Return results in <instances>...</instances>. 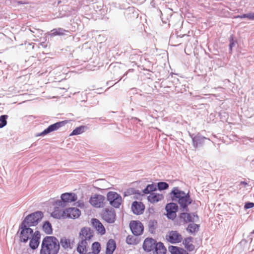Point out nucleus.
Returning a JSON list of instances; mask_svg holds the SVG:
<instances>
[{"label": "nucleus", "instance_id": "f257e3e1", "mask_svg": "<svg viewBox=\"0 0 254 254\" xmlns=\"http://www.w3.org/2000/svg\"><path fill=\"white\" fill-rule=\"evenodd\" d=\"M169 195L172 201H177L180 206V210L182 212H189V205L193 201L189 192L186 193L180 190L178 187H174Z\"/></svg>", "mask_w": 254, "mask_h": 254}, {"label": "nucleus", "instance_id": "f03ea898", "mask_svg": "<svg viewBox=\"0 0 254 254\" xmlns=\"http://www.w3.org/2000/svg\"><path fill=\"white\" fill-rule=\"evenodd\" d=\"M60 248V242L54 236H46L42 240L40 254H58Z\"/></svg>", "mask_w": 254, "mask_h": 254}, {"label": "nucleus", "instance_id": "7ed1b4c3", "mask_svg": "<svg viewBox=\"0 0 254 254\" xmlns=\"http://www.w3.org/2000/svg\"><path fill=\"white\" fill-rule=\"evenodd\" d=\"M94 232L90 228L83 227L79 232V238L81 240L77 245L76 250L80 254H85L87 252L88 244L87 241L90 240L93 237Z\"/></svg>", "mask_w": 254, "mask_h": 254}, {"label": "nucleus", "instance_id": "20e7f679", "mask_svg": "<svg viewBox=\"0 0 254 254\" xmlns=\"http://www.w3.org/2000/svg\"><path fill=\"white\" fill-rule=\"evenodd\" d=\"M43 217V213L41 211H37L25 217L21 222L29 227L36 226Z\"/></svg>", "mask_w": 254, "mask_h": 254}, {"label": "nucleus", "instance_id": "39448f33", "mask_svg": "<svg viewBox=\"0 0 254 254\" xmlns=\"http://www.w3.org/2000/svg\"><path fill=\"white\" fill-rule=\"evenodd\" d=\"M19 229L20 230L19 240L21 242L24 243H27L34 233L32 229L25 226L24 224L21 223Z\"/></svg>", "mask_w": 254, "mask_h": 254}, {"label": "nucleus", "instance_id": "423d86ee", "mask_svg": "<svg viewBox=\"0 0 254 254\" xmlns=\"http://www.w3.org/2000/svg\"><path fill=\"white\" fill-rule=\"evenodd\" d=\"M102 219L109 224L114 223L116 220V214L114 208H105L101 213Z\"/></svg>", "mask_w": 254, "mask_h": 254}, {"label": "nucleus", "instance_id": "0eeeda50", "mask_svg": "<svg viewBox=\"0 0 254 254\" xmlns=\"http://www.w3.org/2000/svg\"><path fill=\"white\" fill-rule=\"evenodd\" d=\"M107 200L110 204L114 208H119L122 203V197L120 194L115 191H109L107 194Z\"/></svg>", "mask_w": 254, "mask_h": 254}, {"label": "nucleus", "instance_id": "6e6552de", "mask_svg": "<svg viewBox=\"0 0 254 254\" xmlns=\"http://www.w3.org/2000/svg\"><path fill=\"white\" fill-rule=\"evenodd\" d=\"M67 123V121L65 120L61 122H57L55 124L51 125L47 128L44 129L42 132L37 135L38 136H45L54 131L57 130L60 127L64 126Z\"/></svg>", "mask_w": 254, "mask_h": 254}, {"label": "nucleus", "instance_id": "1a4fd4ad", "mask_svg": "<svg viewBox=\"0 0 254 254\" xmlns=\"http://www.w3.org/2000/svg\"><path fill=\"white\" fill-rule=\"evenodd\" d=\"M179 209L178 204L174 202H170L165 206L166 216L169 219L174 220L177 216L176 212Z\"/></svg>", "mask_w": 254, "mask_h": 254}, {"label": "nucleus", "instance_id": "9d476101", "mask_svg": "<svg viewBox=\"0 0 254 254\" xmlns=\"http://www.w3.org/2000/svg\"><path fill=\"white\" fill-rule=\"evenodd\" d=\"M129 227L132 233L135 236L141 235L144 230V226L139 221H131Z\"/></svg>", "mask_w": 254, "mask_h": 254}, {"label": "nucleus", "instance_id": "9b49d317", "mask_svg": "<svg viewBox=\"0 0 254 254\" xmlns=\"http://www.w3.org/2000/svg\"><path fill=\"white\" fill-rule=\"evenodd\" d=\"M189 135L192 139V145L195 148L202 146L206 140L210 141L209 138L202 136L200 133H198L196 135L189 133Z\"/></svg>", "mask_w": 254, "mask_h": 254}, {"label": "nucleus", "instance_id": "f8f14e48", "mask_svg": "<svg viewBox=\"0 0 254 254\" xmlns=\"http://www.w3.org/2000/svg\"><path fill=\"white\" fill-rule=\"evenodd\" d=\"M105 197L101 194H95L89 199L90 203L96 208L103 207L105 205Z\"/></svg>", "mask_w": 254, "mask_h": 254}, {"label": "nucleus", "instance_id": "ddd939ff", "mask_svg": "<svg viewBox=\"0 0 254 254\" xmlns=\"http://www.w3.org/2000/svg\"><path fill=\"white\" fill-rule=\"evenodd\" d=\"M41 234L39 231H36L29 240V247L33 250L38 248L40 243Z\"/></svg>", "mask_w": 254, "mask_h": 254}, {"label": "nucleus", "instance_id": "4468645a", "mask_svg": "<svg viewBox=\"0 0 254 254\" xmlns=\"http://www.w3.org/2000/svg\"><path fill=\"white\" fill-rule=\"evenodd\" d=\"M166 239L171 244H178L182 242L183 237L177 231H171L166 236Z\"/></svg>", "mask_w": 254, "mask_h": 254}, {"label": "nucleus", "instance_id": "2eb2a0df", "mask_svg": "<svg viewBox=\"0 0 254 254\" xmlns=\"http://www.w3.org/2000/svg\"><path fill=\"white\" fill-rule=\"evenodd\" d=\"M157 243L155 239L152 238H147L144 240L142 248L146 252H150L153 251Z\"/></svg>", "mask_w": 254, "mask_h": 254}, {"label": "nucleus", "instance_id": "dca6fc26", "mask_svg": "<svg viewBox=\"0 0 254 254\" xmlns=\"http://www.w3.org/2000/svg\"><path fill=\"white\" fill-rule=\"evenodd\" d=\"M64 213L67 218L76 219L79 217L81 214L80 210L77 208L69 207L66 209Z\"/></svg>", "mask_w": 254, "mask_h": 254}, {"label": "nucleus", "instance_id": "f3484780", "mask_svg": "<svg viewBox=\"0 0 254 254\" xmlns=\"http://www.w3.org/2000/svg\"><path fill=\"white\" fill-rule=\"evenodd\" d=\"M91 222L92 226L98 234H100L101 235H103L106 233V229L104 226L98 219L92 218Z\"/></svg>", "mask_w": 254, "mask_h": 254}, {"label": "nucleus", "instance_id": "a211bd4d", "mask_svg": "<svg viewBox=\"0 0 254 254\" xmlns=\"http://www.w3.org/2000/svg\"><path fill=\"white\" fill-rule=\"evenodd\" d=\"M145 209V206L142 202L134 201L131 204L132 212L136 215H140L143 213Z\"/></svg>", "mask_w": 254, "mask_h": 254}, {"label": "nucleus", "instance_id": "6ab92c4d", "mask_svg": "<svg viewBox=\"0 0 254 254\" xmlns=\"http://www.w3.org/2000/svg\"><path fill=\"white\" fill-rule=\"evenodd\" d=\"M139 11L134 7H129L125 11V15L128 20L137 18L139 15Z\"/></svg>", "mask_w": 254, "mask_h": 254}, {"label": "nucleus", "instance_id": "aec40b11", "mask_svg": "<svg viewBox=\"0 0 254 254\" xmlns=\"http://www.w3.org/2000/svg\"><path fill=\"white\" fill-rule=\"evenodd\" d=\"M61 198L64 200L65 204L67 202H75L77 199L76 194L72 192H66L63 193L61 196Z\"/></svg>", "mask_w": 254, "mask_h": 254}, {"label": "nucleus", "instance_id": "412c9836", "mask_svg": "<svg viewBox=\"0 0 254 254\" xmlns=\"http://www.w3.org/2000/svg\"><path fill=\"white\" fill-rule=\"evenodd\" d=\"M179 217L180 220H182L184 223L194 222L196 221L191 216V214L188 213V212H182L179 214Z\"/></svg>", "mask_w": 254, "mask_h": 254}, {"label": "nucleus", "instance_id": "4be33fe9", "mask_svg": "<svg viewBox=\"0 0 254 254\" xmlns=\"http://www.w3.org/2000/svg\"><path fill=\"white\" fill-rule=\"evenodd\" d=\"M193 238L192 237H188L186 238L183 241V244L184 245L185 248L189 252H192L194 250L195 247L192 244Z\"/></svg>", "mask_w": 254, "mask_h": 254}, {"label": "nucleus", "instance_id": "5701e85b", "mask_svg": "<svg viewBox=\"0 0 254 254\" xmlns=\"http://www.w3.org/2000/svg\"><path fill=\"white\" fill-rule=\"evenodd\" d=\"M164 198L163 194L155 192H152L147 196V199L149 202L154 203L159 202Z\"/></svg>", "mask_w": 254, "mask_h": 254}, {"label": "nucleus", "instance_id": "b1692460", "mask_svg": "<svg viewBox=\"0 0 254 254\" xmlns=\"http://www.w3.org/2000/svg\"><path fill=\"white\" fill-rule=\"evenodd\" d=\"M168 251L171 254H189L186 250L177 246H170L168 247Z\"/></svg>", "mask_w": 254, "mask_h": 254}, {"label": "nucleus", "instance_id": "393cba45", "mask_svg": "<svg viewBox=\"0 0 254 254\" xmlns=\"http://www.w3.org/2000/svg\"><path fill=\"white\" fill-rule=\"evenodd\" d=\"M116 247L115 241L112 239H110L107 243L106 254H113Z\"/></svg>", "mask_w": 254, "mask_h": 254}, {"label": "nucleus", "instance_id": "a878e982", "mask_svg": "<svg viewBox=\"0 0 254 254\" xmlns=\"http://www.w3.org/2000/svg\"><path fill=\"white\" fill-rule=\"evenodd\" d=\"M167 250L162 242H158L153 250V254H166Z\"/></svg>", "mask_w": 254, "mask_h": 254}, {"label": "nucleus", "instance_id": "bb28decb", "mask_svg": "<svg viewBox=\"0 0 254 254\" xmlns=\"http://www.w3.org/2000/svg\"><path fill=\"white\" fill-rule=\"evenodd\" d=\"M191 223L188 225L186 228V231L193 235L197 233L199 229V225L191 222Z\"/></svg>", "mask_w": 254, "mask_h": 254}, {"label": "nucleus", "instance_id": "cd10ccee", "mask_svg": "<svg viewBox=\"0 0 254 254\" xmlns=\"http://www.w3.org/2000/svg\"><path fill=\"white\" fill-rule=\"evenodd\" d=\"M42 230L47 235L53 234V228L52 224L49 221H44L42 225Z\"/></svg>", "mask_w": 254, "mask_h": 254}, {"label": "nucleus", "instance_id": "c85d7f7f", "mask_svg": "<svg viewBox=\"0 0 254 254\" xmlns=\"http://www.w3.org/2000/svg\"><path fill=\"white\" fill-rule=\"evenodd\" d=\"M157 190L156 185L152 183L151 184L147 185L146 188L142 190V192L144 194H148L153 192Z\"/></svg>", "mask_w": 254, "mask_h": 254}, {"label": "nucleus", "instance_id": "c756f323", "mask_svg": "<svg viewBox=\"0 0 254 254\" xmlns=\"http://www.w3.org/2000/svg\"><path fill=\"white\" fill-rule=\"evenodd\" d=\"M51 203L55 206V209H59L60 207L64 208L66 205L64 200L62 199L54 200L53 198L52 199Z\"/></svg>", "mask_w": 254, "mask_h": 254}, {"label": "nucleus", "instance_id": "7c9ffc66", "mask_svg": "<svg viewBox=\"0 0 254 254\" xmlns=\"http://www.w3.org/2000/svg\"><path fill=\"white\" fill-rule=\"evenodd\" d=\"M109 70L111 72H113L114 75H116V76H118L122 73L121 69L119 67V66L115 65L113 64L110 65Z\"/></svg>", "mask_w": 254, "mask_h": 254}, {"label": "nucleus", "instance_id": "2f4dec72", "mask_svg": "<svg viewBox=\"0 0 254 254\" xmlns=\"http://www.w3.org/2000/svg\"><path fill=\"white\" fill-rule=\"evenodd\" d=\"M86 128L87 127L86 126H80L74 129L72 132L70 133V135L71 136L80 134L81 133L84 132Z\"/></svg>", "mask_w": 254, "mask_h": 254}, {"label": "nucleus", "instance_id": "473e14b6", "mask_svg": "<svg viewBox=\"0 0 254 254\" xmlns=\"http://www.w3.org/2000/svg\"><path fill=\"white\" fill-rule=\"evenodd\" d=\"M66 31H67L62 28H55L51 31L50 34L52 36L63 35H64V32Z\"/></svg>", "mask_w": 254, "mask_h": 254}, {"label": "nucleus", "instance_id": "72a5a7b5", "mask_svg": "<svg viewBox=\"0 0 254 254\" xmlns=\"http://www.w3.org/2000/svg\"><path fill=\"white\" fill-rule=\"evenodd\" d=\"M92 250L93 254H99L101 251V245L99 242H94L92 245Z\"/></svg>", "mask_w": 254, "mask_h": 254}, {"label": "nucleus", "instance_id": "f704fd0d", "mask_svg": "<svg viewBox=\"0 0 254 254\" xmlns=\"http://www.w3.org/2000/svg\"><path fill=\"white\" fill-rule=\"evenodd\" d=\"M60 244H61L62 247L64 249L71 248L70 240L65 237H63L61 239Z\"/></svg>", "mask_w": 254, "mask_h": 254}, {"label": "nucleus", "instance_id": "c9c22d12", "mask_svg": "<svg viewBox=\"0 0 254 254\" xmlns=\"http://www.w3.org/2000/svg\"><path fill=\"white\" fill-rule=\"evenodd\" d=\"M126 242L128 245H137L139 240L135 237L129 235L126 238Z\"/></svg>", "mask_w": 254, "mask_h": 254}, {"label": "nucleus", "instance_id": "e433bc0d", "mask_svg": "<svg viewBox=\"0 0 254 254\" xmlns=\"http://www.w3.org/2000/svg\"><path fill=\"white\" fill-rule=\"evenodd\" d=\"M157 189L159 190H163L168 189L169 184L165 182H160L157 184Z\"/></svg>", "mask_w": 254, "mask_h": 254}, {"label": "nucleus", "instance_id": "4c0bfd02", "mask_svg": "<svg viewBox=\"0 0 254 254\" xmlns=\"http://www.w3.org/2000/svg\"><path fill=\"white\" fill-rule=\"evenodd\" d=\"M29 30L33 33V36L35 38H40L42 35V31L39 29L33 27L29 28Z\"/></svg>", "mask_w": 254, "mask_h": 254}, {"label": "nucleus", "instance_id": "58836bf2", "mask_svg": "<svg viewBox=\"0 0 254 254\" xmlns=\"http://www.w3.org/2000/svg\"><path fill=\"white\" fill-rule=\"evenodd\" d=\"M8 116L6 115H3L0 116V128L5 127L7 124V119Z\"/></svg>", "mask_w": 254, "mask_h": 254}, {"label": "nucleus", "instance_id": "ea45409f", "mask_svg": "<svg viewBox=\"0 0 254 254\" xmlns=\"http://www.w3.org/2000/svg\"><path fill=\"white\" fill-rule=\"evenodd\" d=\"M157 224V222L155 220H151L148 223L149 231L153 233L155 230V225Z\"/></svg>", "mask_w": 254, "mask_h": 254}, {"label": "nucleus", "instance_id": "a19ab883", "mask_svg": "<svg viewBox=\"0 0 254 254\" xmlns=\"http://www.w3.org/2000/svg\"><path fill=\"white\" fill-rule=\"evenodd\" d=\"M230 44H229V52L231 53L232 51L233 48L235 46V44L237 43V41L234 39V36L233 35H231L229 39Z\"/></svg>", "mask_w": 254, "mask_h": 254}, {"label": "nucleus", "instance_id": "79ce46f5", "mask_svg": "<svg viewBox=\"0 0 254 254\" xmlns=\"http://www.w3.org/2000/svg\"><path fill=\"white\" fill-rule=\"evenodd\" d=\"M253 207H254V202L247 201L245 203L244 207L245 209H248L253 208Z\"/></svg>", "mask_w": 254, "mask_h": 254}, {"label": "nucleus", "instance_id": "37998d69", "mask_svg": "<svg viewBox=\"0 0 254 254\" xmlns=\"http://www.w3.org/2000/svg\"><path fill=\"white\" fill-rule=\"evenodd\" d=\"M243 16L251 20H254V12H249L248 13H245Z\"/></svg>", "mask_w": 254, "mask_h": 254}, {"label": "nucleus", "instance_id": "c03bdc74", "mask_svg": "<svg viewBox=\"0 0 254 254\" xmlns=\"http://www.w3.org/2000/svg\"><path fill=\"white\" fill-rule=\"evenodd\" d=\"M127 192L128 194H140V192H139V191L138 190H136L134 189H129L128 190H127Z\"/></svg>", "mask_w": 254, "mask_h": 254}, {"label": "nucleus", "instance_id": "a18cd8bd", "mask_svg": "<svg viewBox=\"0 0 254 254\" xmlns=\"http://www.w3.org/2000/svg\"><path fill=\"white\" fill-rule=\"evenodd\" d=\"M138 91H140V90L136 88H132L129 91V94L134 95L135 94H138Z\"/></svg>", "mask_w": 254, "mask_h": 254}, {"label": "nucleus", "instance_id": "49530a36", "mask_svg": "<svg viewBox=\"0 0 254 254\" xmlns=\"http://www.w3.org/2000/svg\"><path fill=\"white\" fill-rule=\"evenodd\" d=\"M51 216L54 218L60 219L61 218L60 214L56 209H55V211L51 213Z\"/></svg>", "mask_w": 254, "mask_h": 254}, {"label": "nucleus", "instance_id": "de8ad7c7", "mask_svg": "<svg viewBox=\"0 0 254 254\" xmlns=\"http://www.w3.org/2000/svg\"><path fill=\"white\" fill-rule=\"evenodd\" d=\"M77 206L80 208H83L84 206V203L83 202H77Z\"/></svg>", "mask_w": 254, "mask_h": 254}, {"label": "nucleus", "instance_id": "09e8293b", "mask_svg": "<svg viewBox=\"0 0 254 254\" xmlns=\"http://www.w3.org/2000/svg\"><path fill=\"white\" fill-rule=\"evenodd\" d=\"M244 15V14H243L242 15H238L235 16V18H245V16H243Z\"/></svg>", "mask_w": 254, "mask_h": 254}, {"label": "nucleus", "instance_id": "8fccbe9b", "mask_svg": "<svg viewBox=\"0 0 254 254\" xmlns=\"http://www.w3.org/2000/svg\"><path fill=\"white\" fill-rule=\"evenodd\" d=\"M191 216H192V217L194 218V219H195V217H196V219H198V217L196 213L193 212V213H191Z\"/></svg>", "mask_w": 254, "mask_h": 254}, {"label": "nucleus", "instance_id": "3c124183", "mask_svg": "<svg viewBox=\"0 0 254 254\" xmlns=\"http://www.w3.org/2000/svg\"><path fill=\"white\" fill-rule=\"evenodd\" d=\"M240 185H243L244 187H246L248 185V184L247 182L245 181H242L240 183Z\"/></svg>", "mask_w": 254, "mask_h": 254}, {"label": "nucleus", "instance_id": "603ef678", "mask_svg": "<svg viewBox=\"0 0 254 254\" xmlns=\"http://www.w3.org/2000/svg\"><path fill=\"white\" fill-rule=\"evenodd\" d=\"M123 78V77H121L119 78V79L118 80V81L116 83H115L114 84V85H116V84L118 82H119L120 81H121Z\"/></svg>", "mask_w": 254, "mask_h": 254}, {"label": "nucleus", "instance_id": "864d4df0", "mask_svg": "<svg viewBox=\"0 0 254 254\" xmlns=\"http://www.w3.org/2000/svg\"><path fill=\"white\" fill-rule=\"evenodd\" d=\"M111 82V81H108V82H107V85H109Z\"/></svg>", "mask_w": 254, "mask_h": 254}, {"label": "nucleus", "instance_id": "5fc2aeb1", "mask_svg": "<svg viewBox=\"0 0 254 254\" xmlns=\"http://www.w3.org/2000/svg\"><path fill=\"white\" fill-rule=\"evenodd\" d=\"M252 234H254V230L252 232Z\"/></svg>", "mask_w": 254, "mask_h": 254}, {"label": "nucleus", "instance_id": "6e6d98bb", "mask_svg": "<svg viewBox=\"0 0 254 254\" xmlns=\"http://www.w3.org/2000/svg\"><path fill=\"white\" fill-rule=\"evenodd\" d=\"M115 76H114V78H116V77H117V76H116V75H114Z\"/></svg>", "mask_w": 254, "mask_h": 254}]
</instances>
